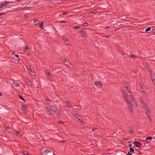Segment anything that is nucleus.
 <instances>
[{
    "mask_svg": "<svg viewBox=\"0 0 155 155\" xmlns=\"http://www.w3.org/2000/svg\"><path fill=\"white\" fill-rule=\"evenodd\" d=\"M58 122L60 124H62L64 123V122L63 121H60V120L58 121Z\"/></svg>",
    "mask_w": 155,
    "mask_h": 155,
    "instance_id": "obj_38",
    "label": "nucleus"
},
{
    "mask_svg": "<svg viewBox=\"0 0 155 155\" xmlns=\"http://www.w3.org/2000/svg\"><path fill=\"white\" fill-rule=\"evenodd\" d=\"M131 142V141H129L128 142V143H130Z\"/></svg>",
    "mask_w": 155,
    "mask_h": 155,
    "instance_id": "obj_52",
    "label": "nucleus"
},
{
    "mask_svg": "<svg viewBox=\"0 0 155 155\" xmlns=\"http://www.w3.org/2000/svg\"><path fill=\"white\" fill-rule=\"evenodd\" d=\"M5 130L6 131H7L8 132H10L11 130V129H10L8 127H5Z\"/></svg>",
    "mask_w": 155,
    "mask_h": 155,
    "instance_id": "obj_21",
    "label": "nucleus"
},
{
    "mask_svg": "<svg viewBox=\"0 0 155 155\" xmlns=\"http://www.w3.org/2000/svg\"><path fill=\"white\" fill-rule=\"evenodd\" d=\"M29 51V49L26 46L25 48L24 49V52L26 53H28Z\"/></svg>",
    "mask_w": 155,
    "mask_h": 155,
    "instance_id": "obj_15",
    "label": "nucleus"
},
{
    "mask_svg": "<svg viewBox=\"0 0 155 155\" xmlns=\"http://www.w3.org/2000/svg\"><path fill=\"white\" fill-rule=\"evenodd\" d=\"M15 56L17 58H18V54H15Z\"/></svg>",
    "mask_w": 155,
    "mask_h": 155,
    "instance_id": "obj_43",
    "label": "nucleus"
},
{
    "mask_svg": "<svg viewBox=\"0 0 155 155\" xmlns=\"http://www.w3.org/2000/svg\"><path fill=\"white\" fill-rule=\"evenodd\" d=\"M9 3H11L8 1H5L3 3H2L0 4V8L7 6V4Z\"/></svg>",
    "mask_w": 155,
    "mask_h": 155,
    "instance_id": "obj_6",
    "label": "nucleus"
},
{
    "mask_svg": "<svg viewBox=\"0 0 155 155\" xmlns=\"http://www.w3.org/2000/svg\"><path fill=\"white\" fill-rule=\"evenodd\" d=\"M79 31H80V32L81 33V34H82V33H83L84 32V30H80Z\"/></svg>",
    "mask_w": 155,
    "mask_h": 155,
    "instance_id": "obj_37",
    "label": "nucleus"
},
{
    "mask_svg": "<svg viewBox=\"0 0 155 155\" xmlns=\"http://www.w3.org/2000/svg\"><path fill=\"white\" fill-rule=\"evenodd\" d=\"M5 14V13L4 12H2L0 13V16L3 15Z\"/></svg>",
    "mask_w": 155,
    "mask_h": 155,
    "instance_id": "obj_40",
    "label": "nucleus"
},
{
    "mask_svg": "<svg viewBox=\"0 0 155 155\" xmlns=\"http://www.w3.org/2000/svg\"><path fill=\"white\" fill-rule=\"evenodd\" d=\"M109 37V36H107V35H106L105 36V37H106V38H108Z\"/></svg>",
    "mask_w": 155,
    "mask_h": 155,
    "instance_id": "obj_46",
    "label": "nucleus"
},
{
    "mask_svg": "<svg viewBox=\"0 0 155 155\" xmlns=\"http://www.w3.org/2000/svg\"><path fill=\"white\" fill-rule=\"evenodd\" d=\"M141 104L142 105L143 107L146 110V115L148 117L149 120L150 121H152V118L150 116L151 113L150 109L149 108L147 104L144 101H142Z\"/></svg>",
    "mask_w": 155,
    "mask_h": 155,
    "instance_id": "obj_1",
    "label": "nucleus"
},
{
    "mask_svg": "<svg viewBox=\"0 0 155 155\" xmlns=\"http://www.w3.org/2000/svg\"><path fill=\"white\" fill-rule=\"evenodd\" d=\"M97 11L96 10H93L91 11V13H97Z\"/></svg>",
    "mask_w": 155,
    "mask_h": 155,
    "instance_id": "obj_30",
    "label": "nucleus"
},
{
    "mask_svg": "<svg viewBox=\"0 0 155 155\" xmlns=\"http://www.w3.org/2000/svg\"><path fill=\"white\" fill-rule=\"evenodd\" d=\"M28 71L29 73L31 74V75L32 76H34L35 75V73L34 72V71L33 69L31 68H29L28 69Z\"/></svg>",
    "mask_w": 155,
    "mask_h": 155,
    "instance_id": "obj_8",
    "label": "nucleus"
},
{
    "mask_svg": "<svg viewBox=\"0 0 155 155\" xmlns=\"http://www.w3.org/2000/svg\"><path fill=\"white\" fill-rule=\"evenodd\" d=\"M151 29V28L150 27H148L145 30V31L146 32L148 31H150Z\"/></svg>",
    "mask_w": 155,
    "mask_h": 155,
    "instance_id": "obj_27",
    "label": "nucleus"
},
{
    "mask_svg": "<svg viewBox=\"0 0 155 155\" xmlns=\"http://www.w3.org/2000/svg\"><path fill=\"white\" fill-rule=\"evenodd\" d=\"M109 27H110V26H108L105 27V28L106 29H107V28H109Z\"/></svg>",
    "mask_w": 155,
    "mask_h": 155,
    "instance_id": "obj_45",
    "label": "nucleus"
},
{
    "mask_svg": "<svg viewBox=\"0 0 155 155\" xmlns=\"http://www.w3.org/2000/svg\"><path fill=\"white\" fill-rule=\"evenodd\" d=\"M64 38H63V39L64 40H64H65V38H66L65 37H63Z\"/></svg>",
    "mask_w": 155,
    "mask_h": 155,
    "instance_id": "obj_47",
    "label": "nucleus"
},
{
    "mask_svg": "<svg viewBox=\"0 0 155 155\" xmlns=\"http://www.w3.org/2000/svg\"><path fill=\"white\" fill-rule=\"evenodd\" d=\"M14 132L15 134L18 136H21L22 135L21 133L18 131L15 130L14 131Z\"/></svg>",
    "mask_w": 155,
    "mask_h": 155,
    "instance_id": "obj_14",
    "label": "nucleus"
},
{
    "mask_svg": "<svg viewBox=\"0 0 155 155\" xmlns=\"http://www.w3.org/2000/svg\"><path fill=\"white\" fill-rule=\"evenodd\" d=\"M133 72L135 73V74H137V71L136 70H133L132 71Z\"/></svg>",
    "mask_w": 155,
    "mask_h": 155,
    "instance_id": "obj_34",
    "label": "nucleus"
},
{
    "mask_svg": "<svg viewBox=\"0 0 155 155\" xmlns=\"http://www.w3.org/2000/svg\"><path fill=\"white\" fill-rule=\"evenodd\" d=\"M95 84L96 86H99L100 87H102L101 82L99 81H96L95 82Z\"/></svg>",
    "mask_w": 155,
    "mask_h": 155,
    "instance_id": "obj_7",
    "label": "nucleus"
},
{
    "mask_svg": "<svg viewBox=\"0 0 155 155\" xmlns=\"http://www.w3.org/2000/svg\"><path fill=\"white\" fill-rule=\"evenodd\" d=\"M130 57H132V58H135L136 57V56L135 55H134V54H132L131 55H130Z\"/></svg>",
    "mask_w": 155,
    "mask_h": 155,
    "instance_id": "obj_32",
    "label": "nucleus"
},
{
    "mask_svg": "<svg viewBox=\"0 0 155 155\" xmlns=\"http://www.w3.org/2000/svg\"><path fill=\"white\" fill-rule=\"evenodd\" d=\"M46 73L47 74V76L48 77H50L51 76L50 72L48 70L46 71Z\"/></svg>",
    "mask_w": 155,
    "mask_h": 155,
    "instance_id": "obj_22",
    "label": "nucleus"
},
{
    "mask_svg": "<svg viewBox=\"0 0 155 155\" xmlns=\"http://www.w3.org/2000/svg\"><path fill=\"white\" fill-rule=\"evenodd\" d=\"M74 115L75 118V119L77 120H77L78 121H80L81 122L83 123V121L82 120V118L80 116L78 115H77L76 114H74Z\"/></svg>",
    "mask_w": 155,
    "mask_h": 155,
    "instance_id": "obj_5",
    "label": "nucleus"
},
{
    "mask_svg": "<svg viewBox=\"0 0 155 155\" xmlns=\"http://www.w3.org/2000/svg\"><path fill=\"white\" fill-rule=\"evenodd\" d=\"M74 28L75 29H78L80 28V27L78 26H74Z\"/></svg>",
    "mask_w": 155,
    "mask_h": 155,
    "instance_id": "obj_36",
    "label": "nucleus"
},
{
    "mask_svg": "<svg viewBox=\"0 0 155 155\" xmlns=\"http://www.w3.org/2000/svg\"><path fill=\"white\" fill-rule=\"evenodd\" d=\"M64 42H65L66 44L68 45H69L70 43V41L67 38H65V40H64Z\"/></svg>",
    "mask_w": 155,
    "mask_h": 155,
    "instance_id": "obj_19",
    "label": "nucleus"
},
{
    "mask_svg": "<svg viewBox=\"0 0 155 155\" xmlns=\"http://www.w3.org/2000/svg\"><path fill=\"white\" fill-rule=\"evenodd\" d=\"M123 55L125 54H124L123 53H122V54Z\"/></svg>",
    "mask_w": 155,
    "mask_h": 155,
    "instance_id": "obj_50",
    "label": "nucleus"
},
{
    "mask_svg": "<svg viewBox=\"0 0 155 155\" xmlns=\"http://www.w3.org/2000/svg\"><path fill=\"white\" fill-rule=\"evenodd\" d=\"M130 151L131 152H133L134 151V149L133 148H130Z\"/></svg>",
    "mask_w": 155,
    "mask_h": 155,
    "instance_id": "obj_29",
    "label": "nucleus"
},
{
    "mask_svg": "<svg viewBox=\"0 0 155 155\" xmlns=\"http://www.w3.org/2000/svg\"><path fill=\"white\" fill-rule=\"evenodd\" d=\"M129 132L130 133H132L134 131V129L132 127H128Z\"/></svg>",
    "mask_w": 155,
    "mask_h": 155,
    "instance_id": "obj_10",
    "label": "nucleus"
},
{
    "mask_svg": "<svg viewBox=\"0 0 155 155\" xmlns=\"http://www.w3.org/2000/svg\"><path fill=\"white\" fill-rule=\"evenodd\" d=\"M81 36L83 38H85V32H84V33H82V34H81Z\"/></svg>",
    "mask_w": 155,
    "mask_h": 155,
    "instance_id": "obj_31",
    "label": "nucleus"
},
{
    "mask_svg": "<svg viewBox=\"0 0 155 155\" xmlns=\"http://www.w3.org/2000/svg\"><path fill=\"white\" fill-rule=\"evenodd\" d=\"M123 26V24H121L119 25V26L120 27H122Z\"/></svg>",
    "mask_w": 155,
    "mask_h": 155,
    "instance_id": "obj_42",
    "label": "nucleus"
},
{
    "mask_svg": "<svg viewBox=\"0 0 155 155\" xmlns=\"http://www.w3.org/2000/svg\"><path fill=\"white\" fill-rule=\"evenodd\" d=\"M13 84L15 86L18 87V86H20V85L19 83H18L17 82L16 83L15 82H13Z\"/></svg>",
    "mask_w": 155,
    "mask_h": 155,
    "instance_id": "obj_20",
    "label": "nucleus"
},
{
    "mask_svg": "<svg viewBox=\"0 0 155 155\" xmlns=\"http://www.w3.org/2000/svg\"><path fill=\"white\" fill-rule=\"evenodd\" d=\"M116 136L117 137H118V136L117 137V135H116Z\"/></svg>",
    "mask_w": 155,
    "mask_h": 155,
    "instance_id": "obj_53",
    "label": "nucleus"
},
{
    "mask_svg": "<svg viewBox=\"0 0 155 155\" xmlns=\"http://www.w3.org/2000/svg\"><path fill=\"white\" fill-rule=\"evenodd\" d=\"M19 98L21 99V100L23 101H25V99L22 97L20 95H18Z\"/></svg>",
    "mask_w": 155,
    "mask_h": 155,
    "instance_id": "obj_26",
    "label": "nucleus"
},
{
    "mask_svg": "<svg viewBox=\"0 0 155 155\" xmlns=\"http://www.w3.org/2000/svg\"><path fill=\"white\" fill-rule=\"evenodd\" d=\"M2 93L1 92H0V96H2Z\"/></svg>",
    "mask_w": 155,
    "mask_h": 155,
    "instance_id": "obj_49",
    "label": "nucleus"
},
{
    "mask_svg": "<svg viewBox=\"0 0 155 155\" xmlns=\"http://www.w3.org/2000/svg\"><path fill=\"white\" fill-rule=\"evenodd\" d=\"M47 111L48 112H49V114L50 115H52L51 112L52 111V109L51 108H49L48 107H47Z\"/></svg>",
    "mask_w": 155,
    "mask_h": 155,
    "instance_id": "obj_16",
    "label": "nucleus"
},
{
    "mask_svg": "<svg viewBox=\"0 0 155 155\" xmlns=\"http://www.w3.org/2000/svg\"><path fill=\"white\" fill-rule=\"evenodd\" d=\"M37 21H34V23H35V22H36Z\"/></svg>",
    "mask_w": 155,
    "mask_h": 155,
    "instance_id": "obj_51",
    "label": "nucleus"
},
{
    "mask_svg": "<svg viewBox=\"0 0 155 155\" xmlns=\"http://www.w3.org/2000/svg\"><path fill=\"white\" fill-rule=\"evenodd\" d=\"M95 129H94V128H93V129H92V131H95Z\"/></svg>",
    "mask_w": 155,
    "mask_h": 155,
    "instance_id": "obj_48",
    "label": "nucleus"
},
{
    "mask_svg": "<svg viewBox=\"0 0 155 155\" xmlns=\"http://www.w3.org/2000/svg\"><path fill=\"white\" fill-rule=\"evenodd\" d=\"M111 25H114L117 24V23H118L117 21L114 19L112 21L110 22Z\"/></svg>",
    "mask_w": 155,
    "mask_h": 155,
    "instance_id": "obj_12",
    "label": "nucleus"
},
{
    "mask_svg": "<svg viewBox=\"0 0 155 155\" xmlns=\"http://www.w3.org/2000/svg\"><path fill=\"white\" fill-rule=\"evenodd\" d=\"M83 25L84 26L86 27L89 24L87 22H85L83 24Z\"/></svg>",
    "mask_w": 155,
    "mask_h": 155,
    "instance_id": "obj_23",
    "label": "nucleus"
},
{
    "mask_svg": "<svg viewBox=\"0 0 155 155\" xmlns=\"http://www.w3.org/2000/svg\"><path fill=\"white\" fill-rule=\"evenodd\" d=\"M128 92H129V94H130V98L131 99H130V102L131 104H130V102H127V105L130 110L132 112L133 110V107L132 105V102H133V104L134 105L135 107L137 106V104L136 101L135 100V99L134 98V97L131 94L129 91H128Z\"/></svg>",
    "mask_w": 155,
    "mask_h": 155,
    "instance_id": "obj_2",
    "label": "nucleus"
},
{
    "mask_svg": "<svg viewBox=\"0 0 155 155\" xmlns=\"http://www.w3.org/2000/svg\"><path fill=\"white\" fill-rule=\"evenodd\" d=\"M22 153L24 155H28V154L27 152L26 151H23Z\"/></svg>",
    "mask_w": 155,
    "mask_h": 155,
    "instance_id": "obj_28",
    "label": "nucleus"
},
{
    "mask_svg": "<svg viewBox=\"0 0 155 155\" xmlns=\"http://www.w3.org/2000/svg\"><path fill=\"white\" fill-rule=\"evenodd\" d=\"M40 23L39 24V27L41 29H43V22H39Z\"/></svg>",
    "mask_w": 155,
    "mask_h": 155,
    "instance_id": "obj_18",
    "label": "nucleus"
},
{
    "mask_svg": "<svg viewBox=\"0 0 155 155\" xmlns=\"http://www.w3.org/2000/svg\"><path fill=\"white\" fill-rule=\"evenodd\" d=\"M134 143L137 148H140L141 146V144L137 141H136Z\"/></svg>",
    "mask_w": 155,
    "mask_h": 155,
    "instance_id": "obj_9",
    "label": "nucleus"
},
{
    "mask_svg": "<svg viewBox=\"0 0 155 155\" xmlns=\"http://www.w3.org/2000/svg\"><path fill=\"white\" fill-rule=\"evenodd\" d=\"M64 62L65 64V65L66 66L69 67L68 64H69L70 63L69 61L68 60L66 59L65 58H64Z\"/></svg>",
    "mask_w": 155,
    "mask_h": 155,
    "instance_id": "obj_13",
    "label": "nucleus"
},
{
    "mask_svg": "<svg viewBox=\"0 0 155 155\" xmlns=\"http://www.w3.org/2000/svg\"><path fill=\"white\" fill-rule=\"evenodd\" d=\"M43 155H55L53 153L48 150H44L42 152Z\"/></svg>",
    "mask_w": 155,
    "mask_h": 155,
    "instance_id": "obj_4",
    "label": "nucleus"
},
{
    "mask_svg": "<svg viewBox=\"0 0 155 155\" xmlns=\"http://www.w3.org/2000/svg\"><path fill=\"white\" fill-rule=\"evenodd\" d=\"M128 146H129V147H132V144H128Z\"/></svg>",
    "mask_w": 155,
    "mask_h": 155,
    "instance_id": "obj_44",
    "label": "nucleus"
},
{
    "mask_svg": "<svg viewBox=\"0 0 155 155\" xmlns=\"http://www.w3.org/2000/svg\"><path fill=\"white\" fill-rule=\"evenodd\" d=\"M122 93L124 95V97H126V93L125 91H124V90H122Z\"/></svg>",
    "mask_w": 155,
    "mask_h": 155,
    "instance_id": "obj_25",
    "label": "nucleus"
},
{
    "mask_svg": "<svg viewBox=\"0 0 155 155\" xmlns=\"http://www.w3.org/2000/svg\"><path fill=\"white\" fill-rule=\"evenodd\" d=\"M27 84L29 86H30L31 84V83L29 81H27Z\"/></svg>",
    "mask_w": 155,
    "mask_h": 155,
    "instance_id": "obj_33",
    "label": "nucleus"
},
{
    "mask_svg": "<svg viewBox=\"0 0 155 155\" xmlns=\"http://www.w3.org/2000/svg\"><path fill=\"white\" fill-rule=\"evenodd\" d=\"M65 102L67 103V106L68 107H71V105L70 104V103H69L68 100L67 99H66V100L65 101Z\"/></svg>",
    "mask_w": 155,
    "mask_h": 155,
    "instance_id": "obj_17",
    "label": "nucleus"
},
{
    "mask_svg": "<svg viewBox=\"0 0 155 155\" xmlns=\"http://www.w3.org/2000/svg\"><path fill=\"white\" fill-rule=\"evenodd\" d=\"M68 13V12H64L63 13V14L64 15H66Z\"/></svg>",
    "mask_w": 155,
    "mask_h": 155,
    "instance_id": "obj_35",
    "label": "nucleus"
},
{
    "mask_svg": "<svg viewBox=\"0 0 155 155\" xmlns=\"http://www.w3.org/2000/svg\"><path fill=\"white\" fill-rule=\"evenodd\" d=\"M152 139V137H147V138H146V140H151Z\"/></svg>",
    "mask_w": 155,
    "mask_h": 155,
    "instance_id": "obj_24",
    "label": "nucleus"
},
{
    "mask_svg": "<svg viewBox=\"0 0 155 155\" xmlns=\"http://www.w3.org/2000/svg\"><path fill=\"white\" fill-rule=\"evenodd\" d=\"M54 112L55 113L58 115V117H60L61 116V114L59 113V110L56 108L54 110Z\"/></svg>",
    "mask_w": 155,
    "mask_h": 155,
    "instance_id": "obj_11",
    "label": "nucleus"
},
{
    "mask_svg": "<svg viewBox=\"0 0 155 155\" xmlns=\"http://www.w3.org/2000/svg\"><path fill=\"white\" fill-rule=\"evenodd\" d=\"M127 155H132V154L129 152H128L127 154Z\"/></svg>",
    "mask_w": 155,
    "mask_h": 155,
    "instance_id": "obj_41",
    "label": "nucleus"
},
{
    "mask_svg": "<svg viewBox=\"0 0 155 155\" xmlns=\"http://www.w3.org/2000/svg\"><path fill=\"white\" fill-rule=\"evenodd\" d=\"M60 22L61 23H65L67 22V21L65 20H64V21H61Z\"/></svg>",
    "mask_w": 155,
    "mask_h": 155,
    "instance_id": "obj_39",
    "label": "nucleus"
},
{
    "mask_svg": "<svg viewBox=\"0 0 155 155\" xmlns=\"http://www.w3.org/2000/svg\"><path fill=\"white\" fill-rule=\"evenodd\" d=\"M149 73L150 75L151 80L155 86V74L152 71H150Z\"/></svg>",
    "mask_w": 155,
    "mask_h": 155,
    "instance_id": "obj_3",
    "label": "nucleus"
}]
</instances>
